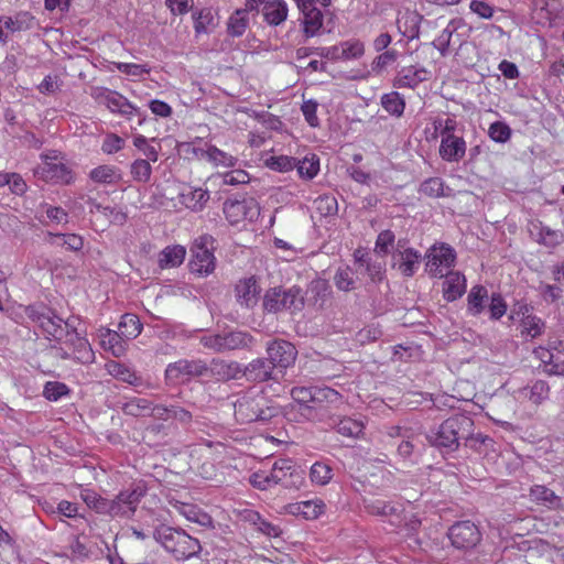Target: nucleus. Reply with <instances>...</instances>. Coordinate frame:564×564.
<instances>
[{
  "instance_id": "nucleus-5",
  "label": "nucleus",
  "mask_w": 564,
  "mask_h": 564,
  "mask_svg": "<svg viewBox=\"0 0 564 564\" xmlns=\"http://www.w3.org/2000/svg\"><path fill=\"white\" fill-rule=\"evenodd\" d=\"M256 343L254 337L240 329H224L218 333L204 334L199 344L215 354H225L232 350H251Z\"/></svg>"
},
{
  "instance_id": "nucleus-43",
  "label": "nucleus",
  "mask_w": 564,
  "mask_h": 564,
  "mask_svg": "<svg viewBox=\"0 0 564 564\" xmlns=\"http://www.w3.org/2000/svg\"><path fill=\"white\" fill-rule=\"evenodd\" d=\"M551 361V368L547 370L549 375L563 376L564 375V345L562 341L550 343V350L546 352Z\"/></svg>"
},
{
  "instance_id": "nucleus-51",
  "label": "nucleus",
  "mask_w": 564,
  "mask_h": 564,
  "mask_svg": "<svg viewBox=\"0 0 564 564\" xmlns=\"http://www.w3.org/2000/svg\"><path fill=\"white\" fill-rule=\"evenodd\" d=\"M333 476V468L325 462H315L310 469L311 481L317 486L327 485Z\"/></svg>"
},
{
  "instance_id": "nucleus-41",
  "label": "nucleus",
  "mask_w": 564,
  "mask_h": 564,
  "mask_svg": "<svg viewBox=\"0 0 564 564\" xmlns=\"http://www.w3.org/2000/svg\"><path fill=\"white\" fill-rule=\"evenodd\" d=\"M521 394L529 399L533 404H541L549 399L550 386L544 380H535L531 386H528L521 390Z\"/></svg>"
},
{
  "instance_id": "nucleus-28",
  "label": "nucleus",
  "mask_w": 564,
  "mask_h": 564,
  "mask_svg": "<svg viewBox=\"0 0 564 564\" xmlns=\"http://www.w3.org/2000/svg\"><path fill=\"white\" fill-rule=\"evenodd\" d=\"M259 294L260 288L253 276L241 280L236 285L237 301L247 308H251L258 303Z\"/></svg>"
},
{
  "instance_id": "nucleus-13",
  "label": "nucleus",
  "mask_w": 564,
  "mask_h": 564,
  "mask_svg": "<svg viewBox=\"0 0 564 564\" xmlns=\"http://www.w3.org/2000/svg\"><path fill=\"white\" fill-rule=\"evenodd\" d=\"M223 212L231 225H238L245 220L254 221L258 219L260 207L252 197H242L241 199L228 198L224 203Z\"/></svg>"
},
{
  "instance_id": "nucleus-18",
  "label": "nucleus",
  "mask_w": 564,
  "mask_h": 564,
  "mask_svg": "<svg viewBox=\"0 0 564 564\" xmlns=\"http://www.w3.org/2000/svg\"><path fill=\"white\" fill-rule=\"evenodd\" d=\"M303 15L302 31L305 40L316 36L323 26V12L315 7V0H294Z\"/></svg>"
},
{
  "instance_id": "nucleus-39",
  "label": "nucleus",
  "mask_w": 564,
  "mask_h": 564,
  "mask_svg": "<svg viewBox=\"0 0 564 564\" xmlns=\"http://www.w3.org/2000/svg\"><path fill=\"white\" fill-rule=\"evenodd\" d=\"M452 189L441 177H429L420 185L419 193L432 198L449 197Z\"/></svg>"
},
{
  "instance_id": "nucleus-24",
  "label": "nucleus",
  "mask_w": 564,
  "mask_h": 564,
  "mask_svg": "<svg viewBox=\"0 0 564 564\" xmlns=\"http://www.w3.org/2000/svg\"><path fill=\"white\" fill-rule=\"evenodd\" d=\"M466 154V142L462 137L445 135L440 145V156L449 163H458Z\"/></svg>"
},
{
  "instance_id": "nucleus-35",
  "label": "nucleus",
  "mask_w": 564,
  "mask_h": 564,
  "mask_svg": "<svg viewBox=\"0 0 564 564\" xmlns=\"http://www.w3.org/2000/svg\"><path fill=\"white\" fill-rule=\"evenodd\" d=\"M488 299L490 296L484 285H474L467 295V312L473 316L480 315L485 311Z\"/></svg>"
},
{
  "instance_id": "nucleus-55",
  "label": "nucleus",
  "mask_w": 564,
  "mask_h": 564,
  "mask_svg": "<svg viewBox=\"0 0 564 564\" xmlns=\"http://www.w3.org/2000/svg\"><path fill=\"white\" fill-rule=\"evenodd\" d=\"M89 177L97 183L113 184L119 181L120 175L113 166L100 165L90 171Z\"/></svg>"
},
{
  "instance_id": "nucleus-4",
  "label": "nucleus",
  "mask_w": 564,
  "mask_h": 564,
  "mask_svg": "<svg viewBox=\"0 0 564 564\" xmlns=\"http://www.w3.org/2000/svg\"><path fill=\"white\" fill-rule=\"evenodd\" d=\"M153 539L176 561H187L199 555L202 545L185 530L160 524L152 531Z\"/></svg>"
},
{
  "instance_id": "nucleus-22",
  "label": "nucleus",
  "mask_w": 564,
  "mask_h": 564,
  "mask_svg": "<svg viewBox=\"0 0 564 564\" xmlns=\"http://www.w3.org/2000/svg\"><path fill=\"white\" fill-rule=\"evenodd\" d=\"M430 72L423 66L402 67L393 79L395 88H416L421 83L429 80Z\"/></svg>"
},
{
  "instance_id": "nucleus-60",
  "label": "nucleus",
  "mask_w": 564,
  "mask_h": 564,
  "mask_svg": "<svg viewBox=\"0 0 564 564\" xmlns=\"http://www.w3.org/2000/svg\"><path fill=\"white\" fill-rule=\"evenodd\" d=\"M70 393V389L59 381H47L44 384L43 397L52 402H56L63 397H67Z\"/></svg>"
},
{
  "instance_id": "nucleus-30",
  "label": "nucleus",
  "mask_w": 564,
  "mask_h": 564,
  "mask_svg": "<svg viewBox=\"0 0 564 564\" xmlns=\"http://www.w3.org/2000/svg\"><path fill=\"white\" fill-rule=\"evenodd\" d=\"M305 295L310 304L323 308L330 299L332 288L328 281L324 279H316L311 281Z\"/></svg>"
},
{
  "instance_id": "nucleus-61",
  "label": "nucleus",
  "mask_w": 564,
  "mask_h": 564,
  "mask_svg": "<svg viewBox=\"0 0 564 564\" xmlns=\"http://www.w3.org/2000/svg\"><path fill=\"white\" fill-rule=\"evenodd\" d=\"M354 274L355 272L349 267L338 269L334 276L336 288L344 292L354 290L356 288Z\"/></svg>"
},
{
  "instance_id": "nucleus-40",
  "label": "nucleus",
  "mask_w": 564,
  "mask_h": 564,
  "mask_svg": "<svg viewBox=\"0 0 564 564\" xmlns=\"http://www.w3.org/2000/svg\"><path fill=\"white\" fill-rule=\"evenodd\" d=\"M464 24L465 23L463 19H452L447 26L432 42L433 46L440 51L442 56L447 54L453 34Z\"/></svg>"
},
{
  "instance_id": "nucleus-36",
  "label": "nucleus",
  "mask_w": 564,
  "mask_h": 564,
  "mask_svg": "<svg viewBox=\"0 0 564 564\" xmlns=\"http://www.w3.org/2000/svg\"><path fill=\"white\" fill-rule=\"evenodd\" d=\"M249 24L250 18L246 10L236 9L227 20L226 32L231 37H241Z\"/></svg>"
},
{
  "instance_id": "nucleus-44",
  "label": "nucleus",
  "mask_w": 564,
  "mask_h": 564,
  "mask_svg": "<svg viewBox=\"0 0 564 564\" xmlns=\"http://www.w3.org/2000/svg\"><path fill=\"white\" fill-rule=\"evenodd\" d=\"M142 327L139 317L131 313L123 314L118 325L119 333H121L127 340L137 338L141 334Z\"/></svg>"
},
{
  "instance_id": "nucleus-45",
  "label": "nucleus",
  "mask_w": 564,
  "mask_h": 564,
  "mask_svg": "<svg viewBox=\"0 0 564 564\" xmlns=\"http://www.w3.org/2000/svg\"><path fill=\"white\" fill-rule=\"evenodd\" d=\"M87 204L89 205V212H99L110 218V223L122 226L127 221V214L121 209H117L111 206H102L95 198L88 197Z\"/></svg>"
},
{
  "instance_id": "nucleus-19",
  "label": "nucleus",
  "mask_w": 564,
  "mask_h": 564,
  "mask_svg": "<svg viewBox=\"0 0 564 564\" xmlns=\"http://www.w3.org/2000/svg\"><path fill=\"white\" fill-rule=\"evenodd\" d=\"M391 267L404 278H412L419 270L424 257L416 249L393 250Z\"/></svg>"
},
{
  "instance_id": "nucleus-8",
  "label": "nucleus",
  "mask_w": 564,
  "mask_h": 564,
  "mask_svg": "<svg viewBox=\"0 0 564 564\" xmlns=\"http://www.w3.org/2000/svg\"><path fill=\"white\" fill-rule=\"evenodd\" d=\"M90 95L99 105L107 107L112 113L120 115L127 119L137 116L139 118V126L143 124L147 120L144 111L131 104L123 95L116 90L106 87H94L91 88Z\"/></svg>"
},
{
  "instance_id": "nucleus-2",
  "label": "nucleus",
  "mask_w": 564,
  "mask_h": 564,
  "mask_svg": "<svg viewBox=\"0 0 564 564\" xmlns=\"http://www.w3.org/2000/svg\"><path fill=\"white\" fill-rule=\"evenodd\" d=\"M25 314L50 340L73 347L82 338L73 319H63L45 305H30L25 308Z\"/></svg>"
},
{
  "instance_id": "nucleus-7",
  "label": "nucleus",
  "mask_w": 564,
  "mask_h": 564,
  "mask_svg": "<svg viewBox=\"0 0 564 564\" xmlns=\"http://www.w3.org/2000/svg\"><path fill=\"white\" fill-rule=\"evenodd\" d=\"M292 402L281 408V414L291 422L314 421L318 419L317 406L314 405L313 387H293Z\"/></svg>"
},
{
  "instance_id": "nucleus-11",
  "label": "nucleus",
  "mask_w": 564,
  "mask_h": 564,
  "mask_svg": "<svg viewBox=\"0 0 564 564\" xmlns=\"http://www.w3.org/2000/svg\"><path fill=\"white\" fill-rule=\"evenodd\" d=\"M447 536L451 544L460 551L474 550L481 541V532L470 520L456 521L448 528Z\"/></svg>"
},
{
  "instance_id": "nucleus-17",
  "label": "nucleus",
  "mask_w": 564,
  "mask_h": 564,
  "mask_svg": "<svg viewBox=\"0 0 564 564\" xmlns=\"http://www.w3.org/2000/svg\"><path fill=\"white\" fill-rule=\"evenodd\" d=\"M268 360L273 368L286 369L295 362L297 350L295 346L284 339H273L267 345Z\"/></svg>"
},
{
  "instance_id": "nucleus-64",
  "label": "nucleus",
  "mask_w": 564,
  "mask_h": 564,
  "mask_svg": "<svg viewBox=\"0 0 564 564\" xmlns=\"http://www.w3.org/2000/svg\"><path fill=\"white\" fill-rule=\"evenodd\" d=\"M316 210L322 216H333L338 212L337 199L333 195H322L314 202Z\"/></svg>"
},
{
  "instance_id": "nucleus-42",
  "label": "nucleus",
  "mask_w": 564,
  "mask_h": 564,
  "mask_svg": "<svg viewBox=\"0 0 564 564\" xmlns=\"http://www.w3.org/2000/svg\"><path fill=\"white\" fill-rule=\"evenodd\" d=\"M209 199L207 191L202 188L189 189L181 194V203L193 212H200Z\"/></svg>"
},
{
  "instance_id": "nucleus-21",
  "label": "nucleus",
  "mask_w": 564,
  "mask_h": 564,
  "mask_svg": "<svg viewBox=\"0 0 564 564\" xmlns=\"http://www.w3.org/2000/svg\"><path fill=\"white\" fill-rule=\"evenodd\" d=\"M268 358H257L242 366L241 378L249 382H265L273 379L274 368Z\"/></svg>"
},
{
  "instance_id": "nucleus-49",
  "label": "nucleus",
  "mask_w": 564,
  "mask_h": 564,
  "mask_svg": "<svg viewBox=\"0 0 564 564\" xmlns=\"http://www.w3.org/2000/svg\"><path fill=\"white\" fill-rule=\"evenodd\" d=\"M296 163L295 169L304 180H312L319 172V158L316 154L306 155L302 160L296 159Z\"/></svg>"
},
{
  "instance_id": "nucleus-33",
  "label": "nucleus",
  "mask_w": 564,
  "mask_h": 564,
  "mask_svg": "<svg viewBox=\"0 0 564 564\" xmlns=\"http://www.w3.org/2000/svg\"><path fill=\"white\" fill-rule=\"evenodd\" d=\"M357 271L366 273L373 283L381 282L386 276V264L382 261L373 260L369 254L357 258Z\"/></svg>"
},
{
  "instance_id": "nucleus-38",
  "label": "nucleus",
  "mask_w": 564,
  "mask_h": 564,
  "mask_svg": "<svg viewBox=\"0 0 564 564\" xmlns=\"http://www.w3.org/2000/svg\"><path fill=\"white\" fill-rule=\"evenodd\" d=\"M119 408L126 415L140 417L150 415L152 403L148 399L134 397L124 402H120Z\"/></svg>"
},
{
  "instance_id": "nucleus-56",
  "label": "nucleus",
  "mask_w": 564,
  "mask_h": 564,
  "mask_svg": "<svg viewBox=\"0 0 564 564\" xmlns=\"http://www.w3.org/2000/svg\"><path fill=\"white\" fill-rule=\"evenodd\" d=\"M180 512L192 522L198 523L203 527L212 525V517L198 509L196 506L183 503L180 508Z\"/></svg>"
},
{
  "instance_id": "nucleus-1",
  "label": "nucleus",
  "mask_w": 564,
  "mask_h": 564,
  "mask_svg": "<svg viewBox=\"0 0 564 564\" xmlns=\"http://www.w3.org/2000/svg\"><path fill=\"white\" fill-rule=\"evenodd\" d=\"M474 421L464 413H456L441 424L432 426L425 434L427 443L437 449L443 457L452 456L462 445L466 436H470Z\"/></svg>"
},
{
  "instance_id": "nucleus-47",
  "label": "nucleus",
  "mask_w": 564,
  "mask_h": 564,
  "mask_svg": "<svg viewBox=\"0 0 564 564\" xmlns=\"http://www.w3.org/2000/svg\"><path fill=\"white\" fill-rule=\"evenodd\" d=\"M380 104L389 115L398 118L403 115L405 109V100L398 91L382 95Z\"/></svg>"
},
{
  "instance_id": "nucleus-62",
  "label": "nucleus",
  "mask_w": 564,
  "mask_h": 564,
  "mask_svg": "<svg viewBox=\"0 0 564 564\" xmlns=\"http://www.w3.org/2000/svg\"><path fill=\"white\" fill-rule=\"evenodd\" d=\"M74 352V359L80 364H90L95 360V354L90 347V344L85 337H82L75 346L72 347Z\"/></svg>"
},
{
  "instance_id": "nucleus-10",
  "label": "nucleus",
  "mask_w": 564,
  "mask_h": 564,
  "mask_svg": "<svg viewBox=\"0 0 564 564\" xmlns=\"http://www.w3.org/2000/svg\"><path fill=\"white\" fill-rule=\"evenodd\" d=\"M42 164L33 170L39 180L55 184H69L73 181L72 170L59 161L58 151H50L41 154Z\"/></svg>"
},
{
  "instance_id": "nucleus-16",
  "label": "nucleus",
  "mask_w": 564,
  "mask_h": 564,
  "mask_svg": "<svg viewBox=\"0 0 564 564\" xmlns=\"http://www.w3.org/2000/svg\"><path fill=\"white\" fill-rule=\"evenodd\" d=\"M270 479L273 485H281L284 488H299L302 484V473L291 459H278L271 469Z\"/></svg>"
},
{
  "instance_id": "nucleus-53",
  "label": "nucleus",
  "mask_w": 564,
  "mask_h": 564,
  "mask_svg": "<svg viewBox=\"0 0 564 564\" xmlns=\"http://www.w3.org/2000/svg\"><path fill=\"white\" fill-rule=\"evenodd\" d=\"M247 519L256 527V529L270 538H276L281 534V529L263 519L258 512L249 511Z\"/></svg>"
},
{
  "instance_id": "nucleus-59",
  "label": "nucleus",
  "mask_w": 564,
  "mask_h": 564,
  "mask_svg": "<svg viewBox=\"0 0 564 564\" xmlns=\"http://www.w3.org/2000/svg\"><path fill=\"white\" fill-rule=\"evenodd\" d=\"M325 507V503L319 499L306 500L296 505V511L303 514L305 519H316L324 513Z\"/></svg>"
},
{
  "instance_id": "nucleus-46",
  "label": "nucleus",
  "mask_w": 564,
  "mask_h": 564,
  "mask_svg": "<svg viewBox=\"0 0 564 564\" xmlns=\"http://www.w3.org/2000/svg\"><path fill=\"white\" fill-rule=\"evenodd\" d=\"M314 405L317 406L318 413L324 403L338 404L343 402V395L329 387H313Z\"/></svg>"
},
{
  "instance_id": "nucleus-25",
  "label": "nucleus",
  "mask_w": 564,
  "mask_h": 564,
  "mask_svg": "<svg viewBox=\"0 0 564 564\" xmlns=\"http://www.w3.org/2000/svg\"><path fill=\"white\" fill-rule=\"evenodd\" d=\"M186 151L187 153H193L197 159L210 161L216 165L234 166L237 162L236 158L214 145H208L207 149H203L187 144Z\"/></svg>"
},
{
  "instance_id": "nucleus-6",
  "label": "nucleus",
  "mask_w": 564,
  "mask_h": 564,
  "mask_svg": "<svg viewBox=\"0 0 564 564\" xmlns=\"http://www.w3.org/2000/svg\"><path fill=\"white\" fill-rule=\"evenodd\" d=\"M215 249L216 240L213 236L205 234L197 237L189 248V272L199 278H206L214 273L216 269Z\"/></svg>"
},
{
  "instance_id": "nucleus-31",
  "label": "nucleus",
  "mask_w": 564,
  "mask_h": 564,
  "mask_svg": "<svg viewBox=\"0 0 564 564\" xmlns=\"http://www.w3.org/2000/svg\"><path fill=\"white\" fill-rule=\"evenodd\" d=\"M186 257V248L182 245L166 246L158 256L160 269H172L180 267Z\"/></svg>"
},
{
  "instance_id": "nucleus-50",
  "label": "nucleus",
  "mask_w": 564,
  "mask_h": 564,
  "mask_svg": "<svg viewBox=\"0 0 564 564\" xmlns=\"http://www.w3.org/2000/svg\"><path fill=\"white\" fill-rule=\"evenodd\" d=\"M50 242L63 246L70 251H79L84 247V239L76 234H50Z\"/></svg>"
},
{
  "instance_id": "nucleus-12",
  "label": "nucleus",
  "mask_w": 564,
  "mask_h": 564,
  "mask_svg": "<svg viewBox=\"0 0 564 564\" xmlns=\"http://www.w3.org/2000/svg\"><path fill=\"white\" fill-rule=\"evenodd\" d=\"M424 259L425 271L432 278H443L444 270L455 265L456 251L447 243L433 245L427 249Z\"/></svg>"
},
{
  "instance_id": "nucleus-27",
  "label": "nucleus",
  "mask_w": 564,
  "mask_h": 564,
  "mask_svg": "<svg viewBox=\"0 0 564 564\" xmlns=\"http://www.w3.org/2000/svg\"><path fill=\"white\" fill-rule=\"evenodd\" d=\"M263 21L270 26H279L288 19L289 8L284 0H268L261 7Z\"/></svg>"
},
{
  "instance_id": "nucleus-63",
  "label": "nucleus",
  "mask_w": 564,
  "mask_h": 564,
  "mask_svg": "<svg viewBox=\"0 0 564 564\" xmlns=\"http://www.w3.org/2000/svg\"><path fill=\"white\" fill-rule=\"evenodd\" d=\"M508 305L502 295L494 292L490 295V303L488 305L489 318L491 321L500 319L507 313Z\"/></svg>"
},
{
  "instance_id": "nucleus-14",
  "label": "nucleus",
  "mask_w": 564,
  "mask_h": 564,
  "mask_svg": "<svg viewBox=\"0 0 564 564\" xmlns=\"http://www.w3.org/2000/svg\"><path fill=\"white\" fill-rule=\"evenodd\" d=\"M208 375V365L200 359H180L169 364L165 369V379L171 383H180L194 377Z\"/></svg>"
},
{
  "instance_id": "nucleus-48",
  "label": "nucleus",
  "mask_w": 564,
  "mask_h": 564,
  "mask_svg": "<svg viewBox=\"0 0 564 564\" xmlns=\"http://www.w3.org/2000/svg\"><path fill=\"white\" fill-rule=\"evenodd\" d=\"M422 19L423 17L415 12L405 14L402 19L398 20V28L409 40L417 39Z\"/></svg>"
},
{
  "instance_id": "nucleus-15",
  "label": "nucleus",
  "mask_w": 564,
  "mask_h": 564,
  "mask_svg": "<svg viewBox=\"0 0 564 564\" xmlns=\"http://www.w3.org/2000/svg\"><path fill=\"white\" fill-rule=\"evenodd\" d=\"M144 495L145 490L140 486L121 490L111 499L112 518H131Z\"/></svg>"
},
{
  "instance_id": "nucleus-32",
  "label": "nucleus",
  "mask_w": 564,
  "mask_h": 564,
  "mask_svg": "<svg viewBox=\"0 0 564 564\" xmlns=\"http://www.w3.org/2000/svg\"><path fill=\"white\" fill-rule=\"evenodd\" d=\"M530 498L538 505L551 510H556L562 506V498L544 485L532 486L530 488Z\"/></svg>"
},
{
  "instance_id": "nucleus-54",
  "label": "nucleus",
  "mask_w": 564,
  "mask_h": 564,
  "mask_svg": "<svg viewBox=\"0 0 564 564\" xmlns=\"http://www.w3.org/2000/svg\"><path fill=\"white\" fill-rule=\"evenodd\" d=\"M110 367V373L122 382L139 386L142 381L134 370L123 364L113 362Z\"/></svg>"
},
{
  "instance_id": "nucleus-58",
  "label": "nucleus",
  "mask_w": 564,
  "mask_h": 564,
  "mask_svg": "<svg viewBox=\"0 0 564 564\" xmlns=\"http://www.w3.org/2000/svg\"><path fill=\"white\" fill-rule=\"evenodd\" d=\"M341 59H356L364 55L365 46L359 40L344 41L338 44Z\"/></svg>"
},
{
  "instance_id": "nucleus-34",
  "label": "nucleus",
  "mask_w": 564,
  "mask_h": 564,
  "mask_svg": "<svg viewBox=\"0 0 564 564\" xmlns=\"http://www.w3.org/2000/svg\"><path fill=\"white\" fill-rule=\"evenodd\" d=\"M337 433L346 437H359L364 431V423L350 416H334L329 424Z\"/></svg>"
},
{
  "instance_id": "nucleus-23",
  "label": "nucleus",
  "mask_w": 564,
  "mask_h": 564,
  "mask_svg": "<svg viewBox=\"0 0 564 564\" xmlns=\"http://www.w3.org/2000/svg\"><path fill=\"white\" fill-rule=\"evenodd\" d=\"M241 371L242 365L235 360L214 358L208 366V375L223 382L240 379Z\"/></svg>"
},
{
  "instance_id": "nucleus-26",
  "label": "nucleus",
  "mask_w": 564,
  "mask_h": 564,
  "mask_svg": "<svg viewBox=\"0 0 564 564\" xmlns=\"http://www.w3.org/2000/svg\"><path fill=\"white\" fill-rule=\"evenodd\" d=\"M443 296L447 302H454L466 292V278L458 271L444 273Z\"/></svg>"
},
{
  "instance_id": "nucleus-20",
  "label": "nucleus",
  "mask_w": 564,
  "mask_h": 564,
  "mask_svg": "<svg viewBox=\"0 0 564 564\" xmlns=\"http://www.w3.org/2000/svg\"><path fill=\"white\" fill-rule=\"evenodd\" d=\"M529 234L532 240L547 249H555L564 242L563 231L552 229L540 220L530 224Z\"/></svg>"
},
{
  "instance_id": "nucleus-9",
  "label": "nucleus",
  "mask_w": 564,
  "mask_h": 564,
  "mask_svg": "<svg viewBox=\"0 0 564 564\" xmlns=\"http://www.w3.org/2000/svg\"><path fill=\"white\" fill-rule=\"evenodd\" d=\"M305 297L299 286L290 289L271 288L263 297V308L268 313L281 311L299 312L304 307Z\"/></svg>"
},
{
  "instance_id": "nucleus-57",
  "label": "nucleus",
  "mask_w": 564,
  "mask_h": 564,
  "mask_svg": "<svg viewBox=\"0 0 564 564\" xmlns=\"http://www.w3.org/2000/svg\"><path fill=\"white\" fill-rule=\"evenodd\" d=\"M395 243V235L392 230L386 229L379 232L375 242V252L381 257L392 254V249Z\"/></svg>"
},
{
  "instance_id": "nucleus-3",
  "label": "nucleus",
  "mask_w": 564,
  "mask_h": 564,
  "mask_svg": "<svg viewBox=\"0 0 564 564\" xmlns=\"http://www.w3.org/2000/svg\"><path fill=\"white\" fill-rule=\"evenodd\" d=\"M235 417L241 424L270 422L281 414V406L261 392H247L234 403Z\"/></svg>"
},
{
  "instance_id": "nucleus-29",
  "label": "nucleus",
  "mask_w": 564,
  "mask_h": 564,
  "mask_svg": "<svg viewBox=\"0 0 564 564\" xmlns=\"http://www.w3.org/2000/svg\"><path fill=\"white\" fill-rule=\"evenodd\" d=\"M98 337L105 350L110 351L116 357H120L124 354L127 339L121 333H119V330L116 332L106 327H100L98 329Z\"/></svg>"
},
{
  "instance_id": "nucleus-52",
  "label": "nucleus",
  "mask_w": 564,
  "mask_h": 564,
  "mask_svg": "<svg viewBox=\"0 0 564 564\" xmlns=\"http://www.w3.org/2000/svg\"><path fill=\"white\" fill-rule=\"evenodd\" d=\"M474 427L475 424L470 425V436H466L464 438V445L478 453L491 448L495 444V441L488 435L474 433Z\"/></svg>"
},
{
  "instance_id": "nucleus-37",
  "label": "nucleus",
  "mask_w": 564,
  "mask_h": 564,
  "mask_svg": "<svg viewBox=\"0 0 564 564\" xmlns=\"http://www.w3.org/2000/svg\"><path fill=\"white\" fill-rule=\"evenodd\" d=\"M368 513L379 517H399L403 511L401 503L386 501L382 499H375L366 503L365 506Z\"/></svg>"
}]
</instances>
